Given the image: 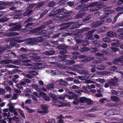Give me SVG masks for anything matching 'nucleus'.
I'll list each match as a JSON object with an SVG mask.
<instances>
[{
  "label": "nucleus",
  "mask_w": 123,
  "mask_h": 123,
  "mask_svg": "<svg viewBox=\"0 0 123 123\" xmlns=\"http://www.w3.org/2000/svg\"><path fill=\"white\" fill-rule=\"evenodd\" d=\"M107 27L106 26H102L99 29V31L101 32H103L107 30Z\"/></svg>",
  "instance_id": "f704fd0d"
},
{
  "label": "nucleus",
  "mask_w": 123,
  "mask_h": 123,
  "mask_svg": "<svg viewBox=\"0 0 123 123\" xmlns=\"http://www.w3.org/2000/svg\"><path fill=\"white\" fill-rule=\"evenodd\" d=\"M106 106L109 107H116L117 106V104L116 103H110L106 104Z\"/></svg>",
  "instance_id": "a19ab883"
},
{
  "label": "nucleus",
  "mask_w": 123,
  "mask_h": 123,
  "mask_svg": "<svg viewBox=\"0 0 123 123\" xmlns=\"http://www.w3.org/2000/svg\"><path fill=\"white\" fill-rule=\"evenodd\" d=\"M85 4H82L80 5H78L76 8L75 9L77 10H79L82 8L83 7L85 6Z\"/></svg>",
  "instance_id": "c03bdc74"
},
{
  "label": "nucleus",
  "mask_w": 123,
  "mask_h": 123,
  "mask_svg": "<svg viewBox=\"0 0 123 123\" xmlns=\"http://www.w3.org/2000/svg\"><path fill=\"white\" fill-rule=\"evenodd\" d=\"M67 56L65 55H62L60 56L61 61H63V63L65 64L72 65L75 63V61L73 60H69L66 59Z\"/></svg>",
  "instance_id": "f257e3e1"
},
{
  "label": "nucleus",
  "mask_w": 123,
  "mask_h": 123,
  "mask_svg": "<svg viewBox=\"0 0 123 123\" xmlns=\"http://www.w3.org/2000/svg\"><path fill=\"white\" fill-rule=\"evenodd\" d=\"M49 96L53 98V100H54V99H57V98L56 97V95L53 94H50Z\"/></svg>",
  "instance_id": "69168bd1"
},
{
  "label": "nucleus",
  "mask_w": 123,
  "mask_h": 123,
  "mask_svg": "<svg viewBox=\"0 0 123 123\" xmlns=\"http://www.w3.org/2000/svg\"><path fill=\"white\" fill-rule=\"evenodd\" d=\"M31 86L34 89L38 92H39L40 90V89L38 88V86L36 84H33L31 85Z\"/></svg>",
  "instance_id": "2f4dec72"
},
{
  "label": "nucleus",
  "mask_w": 123,
  "mask_h": 123,
  "mask_svg": "<svg viewBox=\"0 0 123 123\" xmlns=\"http://www.w3.org/2000/svg\"><path fill=\"white\" fill-rule=\"evenodd\" d=\"M57 118L59 119V123H63L64 122V121L62 118L64 119V117L62 115H61L60 116H58L57 117Z\"/></svg>",
  "instance_id": "72a5a7b5"
},
{
  "label": "nucleus",
  "mask_w": 123,
  "mask_h": 123,
  "mask_svg": "<svg viewBox=\"0 0 123 123\" xmlns=\"http://www.w3.org/2000/svg\"><path fill=\"white\" fill-rule=\"evenodd\" d=\"M96 73L97 74H99L100 75L106 74H109L110 73V72L109 71H104L101 72L97 71L96 72Z\"/></svg>",
  "instance_id": "7c9ffc66"
},
{
  "label": "nucleus",
  "mask_w": 123,
  "mask_h": 123,
  "mask_svg": "<svg viewBox=\"0 0 123 123\" xmlns=\"http://www.w3.org/2000/svg\"><path fill=\"white\" fill-rule=\"evenodd\" d=\"M111 21V19L110 18L104 17L101 19V21L103 22V24L106 23H110Z\"/></svg>",
  "instance_id": "dca6fc26"
},
{
  "label": "nucleus",
  "mask_w": 123,
  "mask_h": 123,
  "mask_svg": "<svg viewBox=\"0 0 123 123\" xmlns=\"http://www.w3.org/2000/svg\"><path fill=\"white\" fill-rule=\"evenodd\" d=\"M14 4L12 2H5L2 1H0V6H12ZM5 8L3 6H0V10L3 9Z\"/></svg>",
  "instance_id": "1a4fd4ad"
},
{
  "label": "nucleus",
  "mask_w": 123,
  "mask_h": 123,
  "mask_svg": "<svg viewBox=\"0 0 123 123\" xmlns=\"http://www.w3.org/2000/svg\"><path fill=\"white\" fill-rule=\"evenodd\" d=\"M105 114L107 116H112L113 115L112 110L107 111L105 112Z\"/></svg>",
  "instance_id": "ea45409f"
},
{
  "label": "nucleus",
  "mask_w": 123,
  "mask_h": 123,
  "mask_svg": "<svg viewBox=\"0 0 123 123\" xmlns=\"http://www.w3.org/2000/svg\"><path fill=\"white\" fill-rule=\"evenodd\" d=\"M9 31H8L6 32L3 33V35L4 36H10L13 35H17L18 33L16 32H10Z\"/></svg>",
  "instance_id": "f8f14e48"
},
{
  "label": "nucleus",
  "mask_w": 123,
  "mask_h": 123,
  "mask_svg": "<svg viewBox=\"0 0 123 123\" xmlns=\"http://www.w3.org/2000/svg\"><path fill=\"white\" fill-rule=\"evenodd\" d=\"M94 67H95L98 70H103L105 68V66L102 65H94L93 66Z\"/></svg>",
  "instance_id": "aec40b11"
},
{
  "label": "nucleus",
  "mask_w": 123,
  "mask_h": 123,
  "mask_svg": "<svg viewBox=\"0 0 123 123\" xmlns=\"http://www.w3.org/2000/svg\"><path fill=\"white\" fill-rule=\"evenodd\" d=\"M42 109L44 111V112L47 113L49 111L48 110V106L46 105L42 104L40 105V106Z\"/></svg>",
  "instance_id": "2eb2a0df"
},
{
  "label": "nucleus",
  "mask_w": 123,
  "mask_h": 123,
  "mask_svg": "<svg viewBox=\"0 0 123 123\" xmlns=\"http://www.w3.org/2000/svg\"><path fill=\"white\" fill-rule=\"evenodd\" d=\"M59 13L58 9H54L51 11L49 16L51 17Z\"/></svg>",
  "instance_id": "f3484780"
},
{
  "label": "nucleus",
  "mask_w": 123,
  "mask_h": 123,
  "mask_svg": "<svg viewBox=\"0 0 123 123\" xmlns=\"http://www.w3.org/2000/svg\"><path fill=\"white\" fill-rule=\"evenodd\" d=\"M59 47L60 49V52L62 54H65L66 53L68 49V47L66 45L60 46Z\"/></svg>",
  "instance_id": "6e6552de"
},
{
  "label": "nucleus",
  "mask_w": 123,
  "mask_h": 123,
  "mask_svg": "<svg viewBox=\"0 0 123 123\" xmlns=\"http://www.w3.org/2000/svg\"><path fill=\"white\" fill-rule=\"evenodd\" d=\"M103 22L100 21H97L92 23L91 25V26L92 28L96 27L103 24Z\"/></svg>",
  "instance_id": "9d476101"
},
{
  "label": "nucleus",
  "mask_w": 123,
  "mask_h": 123,
  "mask_svg": "<svg viewBox=\"0 0 123 123\" xmlns=\"http://www.w3.org/2000/svg\"><path fill=\"white\" fill-rule=\"evenodd\" d=\"M86 14V13L85 12L79 13L76 15L74 18L76 19L81 18H82L83 16L85 15Z\"/></svg>",
  "instance_id": "4468645a"
},
{
  "label": "nucleus",
  "mask_w": 123,
  "mask_h": 123,
  "mask_svg": "<svg viewBox=\"0 0 123 123\" xmlns=\"http://www.w3.org/2000/svg\"><path fill=\"white\" fill-rule=\"evenodd\" d=\"M53 105H55L58 106L59 107H61L63 105V103L61 101L58 100L57 98L56 99L53 100Z\"/></svg>",
  "instance_id": "9b49d317"
},
{
  "label": "nucleus",
  "mask_w": 123,
  "mask_h": 123,
  "mask_svg": "<svg viewBox=\"0 0 123 123\" xmlns=\"http://www.w3.org/2000/svg\"><path fill=\"white\" fill-rule=\"evenodd\" d=\"M32 25L33 23H28L26 25H25V28L24 29L27 31H29L31 29V27H30L29 26H32Z\"/></svg>",
  "instance_id": "c756f323"
},
{
  "label": "nucleus",
  "mask_w": 123,
  "mask_h": 123,
  "mask_svg": "<svg viewBox=\"0 0 123 123\" xmlns=\"http://www.w3.org/2000/svg\"><path fill=\"white\" fill-rule=\"evenodd\" d=\"M48 10H45V11L40 14V17L41 18L43 16L46 14L48 12Z\"/></svg>",
  "instance_id": "0e129e2a"
},
{
  "label": "nucleus",
  "mask_w": 123,
  "mask_h": 123,
  "mask_svg": "<svg viewBox=\"0 0 123 123\" xmlns=\"http://www.w3.org/2000/svg\"><path fill=\"white\" fill-rule=\"evenodd\" d=\"M54 88V85L53 83L49 84L47 85V88L49 90H51Z\"/></svg>",
  "instance_id": "09e8293b"
},
{
  "label": "nucleus",
  "mask_w": 123,
  "mask_h": 123,
  "mask_svg": "<svg viewBox=\"0 0 123 123\" xmlns=\"http://www.w3.org/2000/svg\"><path fill=\"white\" fill-rule=\"evenodd\" d=\"M19 58L20 60H22L24 59H26L27 58V55L25 54H23L20 55Z\"/></svg>",
  "instance_id": "49530a36"
},
{
  "label": "nucleus",
  "mask_w": 123,
  "mask_h": 123,
  "mask_svg": "<svg viewBox=\"0 0 123 123\" xmlns=\"http://www.w3.org/2000/svg\"><path fill=\"white\" fill-rule=\"evenodd\" d=\"M75 92L78 95H80L81 94V92H83V91L81 90H78L76 89L75 90Z\"/></svg>",
  "instance_id": "680f3d73"
},
{
  "label": "nucleus",
  "mask_w": 123,
  "mask_h": 123,
  "mask_svg": "<svg viewBox=\"0 0 123 123\" xmlns=\"http://www.w3.org/2000/svg\"><path fill=\"white\" fill-rule=\"evenodd\" d=\"M56 4V3L54 1L49 2L48 4V6L50 7H53Z\"/></svg>",
  "instance_id": "58836bf2"
},
{
  "label": "nucleus",
  "mask_w": 123,
  "mask_h": 123,
  "mask_svg": "<svg viewBox=\"0 0 123 123\" xmlns=\"http://www.w3.org/2000/svg\"><path fill=\"white\" fill-rule=\"evenodd\" d=\"M34 19L30 17L27 19L24 22V24L25 23H27L30 22H32L34 21Z\"/></svg>",
  "instance_id": "37998d69"
},
{
  "label": "nucleus",
  "mask_w": 123,
  "mask_h": 123,
  "mask_svg": "<svg viewBox=\"0 0 123 123\" xmlns=\"http://www.w3.org/2000/svg\"><path fill=\"white\" fill-rule=\"evenodd\" d=\"M52 23V21L51 20H49L45 22L44 23V24L45 25H47Z\"/></svg>",
  "instance_id": "338daca9"
},
{
  "label": "nucleus",
  "mask_w": 123,
  "mask_h": 123,
  "mask_svg": "<svg viewBox=\"0 0 123 123\" xmlns=\"http://www.w3.org/2000/svg\"><path fill=\"white\" fill-rule=\"evenodd\" d=\"M61 81L60 82L59 84L62 85L63 86H66L67 85V83L65 81L61 80Z\"/></svg>",
  "instance_id": "6e6d98bb"
},
{
  "label": "nucleus",
  "mask_w": 123,
  "mask_h": 123,
  "mask_svg": "<svg viewBox=\"0 0 123 123\" xmlns=\"http://www.w3.org/2000/svg\"><path fill=\"white\" fill-rule=\"evenodd\" d=\"M71 49L75 50H77L79 49V46L76 45H75L74 46L71 47Z\"/></svg>",
  "instance_id": "052dcab7"
},
{
  "label": "nucleus",
  "mask_w": 123,
  "mask_h": 123,
  "mask_svg": "<svg viewBox=\"0 0 123 123\" xmlns=\"http://www.w3.org/2000/svg\"><path fill=\"white\" fill-rule=\"evenodd\" d=\"M112 41H115L116 42L113 43H111V45L113 46H116L119 42L117 40L113 39Z\"/></svg>",
  "instance_id": "8fccbe9b"
},
{
  "label": "nucleus",
  "mask_w": 123,
  "mask_h": 123,
  "mask_svg": "<svg viewBox=\"0 0 123 123\" xmlns=\"http://www.w3.org/2000/svg\"><path fill=\"white\" fill-rule=\"evenodd\" d=\"M89 49L87 47H83L80 49V51L84 52L89 51Z\"/></svg>",
  "instance_id": "5fc2aeb1"
},
{
  "label": "nucleus",
  "mask_w": 123,
  "mask_h": 123,
  "mask_svg": "<svg viewBox=\"0 0 123 123\" xmlns=\"http://www.w3.org/2000/svg\"><path fill=\"white\" fill-rule=\"evenodd\" d=\"M15 26L14 27H12L10 28L9 30L11 31H15L19 30L21 28V26L20 24H18L17 23H12L9 24L10 26Z\"/></svg>",
  "instance_id": "7ed1b4c3"
},
{
  "label": "nucleus",
  "mask_w": 123,
  "mask_h": 123,
  "mask_svg": "<svg viewBox=\"0 0 123 123\" xmlns=\"http://www.w3.org/2000/svg\"><path fill=\"white\" fill-rule=\"evenodd\" d=\"M67 92L68 94L71 95H70L68 94L66 95V97L70 99L73 98L75 100L77 99V96L76 94L70 91H68Z\"/></svg>",
  "instance_id": "423d86ee"
},
{
  "label": "nucleus",
  "mask_w": 123,
  "mask_h": 123,
  "mask_svg": "<svg viewBox=\"0 0 123 123\" xmlns=\"http://www.w3.org/2000/svg\"><path fill=\"white\" fill-rule=\"evenodd\" d=\"M95 80L97 82H99L102 84H103L105 82L104 79L101 78H98V79H95Z\"/></svg>",
  "instance_id": "473e14b6"
},
{
  "label": "nucleus",
  "mask_w": 123,
  "mask_h": 123,
  "mask_svg": "<svg viewBox=\"0 0 123 123\" xmlns=\"http://www.w3.org/2000/svg\"><path fill=\"white\" fill-rule=\"evenodd\" d=\"M27 42L31 44H34L37 43L36 38H30Z\"/></svg>",
  "instance_id": "5701e85b"
},
{
  "label": "nucleus",
  "mask_w": 123,
  "mask_h": 123,
  "mask_svg": "<svg viewBox=\"0 0 123 123\" xmlns=\"http://www.w3.org/2000/svg\"><path fill=\"white\" fill-rule=\"evenodd\" d=\"M8 20V18L5 17H4L3 18H0V22H4L7 21Z\"/></svg>",
  "instance_id": "603ef678"
},
{
  "label": "nucleus",
  "mask_w": 123,
  "mask_h": 123,
  "mask_svg": "<svg viewBox=\"0 0 123 123\" xmlns=\"http://www.w3.org/2000/svg\"><path fill=\"white\" fill-rule=\"evenodd\" d=\"M7 106L9 107V110L10 112H13L15 115H18L16 111V109L14 108L13 104L12 103H9L7 104Z\"/></svg>",
  "instance_id": "39448f33"
},
{
  "label": "nucleus",
  "mask_w": 123,
  "mask_h": 123,
  "mask_svg": "<svg viewBox=\"0 0 123 123\" xmlns=\"http://www.w3.org/2000/svg\"><path fill=\"white\" fill-rule=\"evenodd\" d=\"M43 54L46 55H53L55 53V51L52 49L49 50L47 51L43 52Z\"/></svg>",
  "instance_id": "a211bd4d"
},
{
  "label": "nucleus",
  "mask_w": 123,
  "mask_h": 123,
  "mask_svg": "<svg viewBox=\"0 0 123 123\" xmlns=\"http://www.w3.org/2000/svg\"><path fill=\"white\" fill-rule=\"evenodd\" d=\"M47 32L46 30H43L41 31L36 33V35H43L46 34Z\"/></svg>",
  "instance_id": "c9c22d12"
},
{
  "label": "nucleus",
  "mask_w": 123,
  "mask_h": 123,
  "mask_svg": "<svg viewBox=\"0 0 123 123\" xmlns=\"http://www.w3.org/2000/svg\"><path fill=\"white\" fill-rule=\"evenodd\" d=\"M36 40L37 43H40L42 41L43 39L41 37H38L37 38H36Z\"/></svg>",
  "instance_id": "bf43d9fd"
},
{
  "label": "nucleus",
  "mask_w": 123,
  "mask_h": 123,
  "mask_svg": "<svg viewBox=\"0 0 123 123\" xmlns=\"http://www.w3.org/2000/svg\"><path fill=\"white\" fill-rule=\"evenodd\" d=\"M95 59L94 57H87L86 58H85L84 59H83L81 60L82 62H88L90 61V60H92L93 59Z\"/></svg>",
  "instance_id": "a878e982"
},
{
  "label": "nucleus",
  "mask_w": 123,
  "mask_h": 123,
  "mask_svg": "<svg viewBox=\"0 0 123 123\" xmlns=\"http://www.w3.org/2000/svg\"><path fill=\"white\" fill-rule=\"evenodd\" d=\"M73 66L74 67L77 68H83L81 64H74L73 65Z\"/></svg>",
  "instance_id": "13d9d810"
},
{
  "label": "nucleus",
  "mask_w": 123,
  "mask_h": 123,
  "mask_svg": "<svg viewBox=\"0 0 123 123\" xmlns=\"http://www.w3.org/2000/svg\"><path fill=\"white\" fill-rule=\"evenodd\" d=\"M95 31V30H93L85 33V34L86 35V39H93V37L92 34Z\"/></svg>",
  "instance_id": "0eeeda50"
},
{
  "label": "nucleus",
  "mask_w": 123,
  "mask_h": 123,
  "mask_svg": "<svg viewBox=\"0 0 123 123\" xmlns=\"http://www.w3.org/2000/svg\"><path fill=\"white\" fill-rule=\"evenodd\" d=\"M103 40L104 42H109L111 41H111L109 38L107 37L103 38Z\"/></svg>",
  "instance_id": "79ce46f5"
},
{
  "label": "nucleus",
  "mask_w": 123,
  "mask_h": 123,
  "mask_svg": "<svg viewBox=\"0 0 123 123\" xmlns=\"http://www.w3.org/2000/svg\"><path fill=\"white\" fill-rule=\"evenodd\" d=\"M45 25H43L41 26L35 28L33 29V31L35 33H37L41 31L42 29L44 28L45 27Z\"/></svg>",
  "instance_id": "412c9836"
},
{
  "label": "nucleus",
  "mask_w": 123,
  "mask_h": 123,
  "mask_svg": "<svg viewBox=\"0 0 123 123\" xmlns=\"http://www.w3.org/2000/svg\"><path fill=\"white\" fill-rule=\"evenodd\" d=\"M28 73L32 76H34L37 75V72L35 71H28Z\"/></svg>",
  "instance_id": "4c0bfd02"
},
{
  "label": "nucleus",
  "mask_w": 123,
  "mask_h": 123,
  "mask_svg": "<svg viewBox=\"0 0 123 123\" xmlns=\"http://www.w3.org/2000/svg\"><path fill=\"white\" fill-rule=\"evenodd\" d=\"M111 92L112 94L116 95L118 96H119L122 94V93L119 91H116L114 90H112Z\"/></svg>",
  "instance_id": "c85d7f7f"
},
{
  "label": "nucleus",
  "mask_w": 123,
  "mask_h": 123,
  "mask_svg": "<svg viewBox=\"0 0 123 123\" xmlns=\"http://www.w3.org/2000/svg\"><path fill=\"white\" fill-rule=\"evenodd\" d=\"M82 45L83 46H86L87 45L89 44V42L87 41L83 40L82 42Z\"/></svg>",
  "instance_id": "a18cd8bd"
},
{
  "label": "nucleus",
  "mask_w": 123,
  "mask_h": 123,
  "mask_svg": "<svg viewBox=\"0 0 123 123\" xmlns=\"http://www.w3.org/2000/svg\"><path fill=\"white\" fill-rule=\"evenodd\" d=\"M86 98L84 97H81L79 99V102L83 103L86 101Z\"/></svg>",
  "instance_id": "e433bc0d"
},
{
  "label": "nucleus",
  "mask_w": 123,
  "mask_h": 123,
  "mask_svg": "<svg viewBox=\"0 0 123 123\" xmlns=\"http://www.w3.org/2000/svg\"><path fill=\"white\" fill-rule=\"evenodd\" d=\"M11 63L17 65L20 64V62L18 60L13 61V60H4L0 61V63L3 64Z\"/></svg>",
  "instance_id": "f03ea898"
},
{
  "label": "nucleus",
  "mask_w": 123,
  "mask_h": 123,
  "mask_svg": "<svg viewBox=\"0 0 123 123\" xmlns=\"http://www.w3.org/2000/svg\"><path fill=\"white\" fill-rule=\"evenodd\" d=\"M111 99L115 102H118L119 101V99L117 97L113 95L111 96Z\"/></svg>",
  "instance_id": "bb28decb"
},
{
  "label": "nucleus",
  "mask_w": 123,
  "mask_h": 123,
  "mask_svg": "<svg viewBox=\"0 0 123 123\" xmlns=\"http://www.w3.org/2000/svg\"><path fill=\"white\" fill-rule=\"evenodd\" d=\"M118 38L121 39H123V33L121 32L119 33L118 35Z\"/></svg>",
  "instance_id": "774afa93"
},
{
  "label": "nucleus",
  "mask_w": 123,
  "mask_h": 123,
  "mask_svg": "<svg viewBox=\"0 0 123 123\" xmlns=\"http://www.w3.org/2000/svg\"><path fill=\"white\" fill-rule=\"evenodd\" d=\"M86 103L88 105H91L93 103L92 101L90 99H86Z\"/></svg>",
  "instance_id": "4d7b16f0"
},
{
  "label": "nucleus",
  "mask_w": 123,
  "mask_h": 123,
  "mask_svg": "<svg viewBox=\"0 0 123 123\" xmlns=\"http://www.w3.org/2000/svg\"><path fill=\"white\" fill-rule=\"evenodd\" d=\"M56 65L59 68H62L63 69H65L66 68V67L65 66L57 63H56Z\"/></svg>",
  "instance_id": "864d4df0"
},
{
  "label": "nucleus",
  "mask_w": 123,
  "mask_h": 123,
  "mask_svg": "<svg viewBox=\"0 0 123 123\" xmlns=\"http://www.w3.org/2000/svg\"><path fill=\"white\" fill-rule=\"evenodd\" d=\"M100 8V7H93L90 9V11L91 12H94L99 10Z\"/></svg>",
  "instance_id": "cd10ccee"
},
{
  "label": "nucleus",
  "mask_w": 123,
  "mask_h": 123,
  "mask_svg": "<svg viewBox=\"0 0 123 123\" xmlns=\"http://www.w3.org/2000/svg\"><path fill=\"white\" fill-rule=\"evenodd\" d=\"M119 79L114 77V79H111L108 80V82L110 84V86H116L118 85V81Z\"/></svg>",
  "instance_id": "20e7f679"
},
{
  "label": "nucleus",
  "mask_w": 123,
  "mask_h": 123,
  "mask_svg": "<svg viewBox=\"0 0 123 123\" xmlns=\"http://www.w3.org/2000/svg\"><path fill=\"white\" fill-rule=\"evenodd\" d=\"M75 23L74 22H71V23H70V24H74ZM70 24V23L69 22H67L66 23H63L61 25H60V26L61 27H61V28L59 30H64V29H66L67 28H68V26H64V25H67L68 24Z\"/></svg>",
  "instance_id": "ddd939ff"
},
{
  "label": "nucleus",
  "mask_w": 123,
  "mask_h": 123,
  "mask_svg": "<svg viewBox=\"0 0 123 123\" xmlns=\"http://www.w3.org/2000/svg\"><path fill=\"white\" fill-rule=\"evenodd\" d=\"M80 25L79 24H76L71 27V29H74L76 28H79L80 26Z\"/></svg>",
  "instance_id": "3c124183"
},
{
  "label": "nucleus",
  "mask_w": 123,
  "mask_h": 123,
  "mask_svg": "<svg viewBox=\"0 0 123 123\" xmlns=\"http://www.w3.org/2000/svg\"><path fill=\"white\" fill-rule=\"evenodd\" d=\"M90 4L91 7H92L96 6V7H100L101 6L102 4L100 2H92Z\"/></svg>",
  "instance_id": "6ab92c4d"
},
{
  "label": "nucleus",
  "mask_w": 123,
  "mask_h": 123,
  "mask_svg": "<svg viewBox=\"0 0 123 123\" xmlns=\"http://www.w3.org/2000/svg\"><path fill=\"white\" fill-rule=\"evenodd\" d=\"M33 12V10L31 9H29L28 8L26 9L25 11L23 14V15L25 16H26L30 14L32 12Z\"/></svg>",
  "instance_id": "b1692460"
},
{
  "label": "nucleus",
  "mask_w": 123,
  "mask_h": 123,
  "mask_svg": "<svg viewBox=\"0 0 123 123\" xmlns=\"http://www.w3.org/2000/svg\"><path fill=\"white\" fill-rule=\"evenodd\" d=\"M44 3V1H42L40 2L38 4V5L35 8H38L41 6H42L43 5Z\"/></svg>",
  "instance_id": "de8ad7c7"
},
{
  "label": "nucleus",
  "mask_w": 123,
  "mask_h": 123,
  "mask_svg": "<svg viewBox=\"0 0 123 123\" xmlns=\"http://www.w3.org/2000/svg\"><path fill=\"white\" fill-rule=\"evenodd\" d=\"M80 53L77 52H75L72 53L73 56L72 57H71V59H76L78 58V56L77 55H79Z\"/></svg>",
  "instance_id": "4be33fe9"
},
{
  "label": "nucleus",
  "mask_w": 123,
  "mask_h": 123,
  "mask_svg": "<svg viewBox=\"0 0 123 123\" xmlns=\"http://www.w3.org/2000/svg\"><path fill=\"white\" fill-rule=\"evenodd\" d=\"M90 29V28L88 27H85L81 29V31L82 32L87 31Z\"/></svg>",
  "instance_id": "e2e57ef3"
},
{
  "label": "nucleus",
  "mask_w": 123,
  "mask_h": 123,
  "mask_svg": "<svg viewBox=\"0 0 123 123\" xmlns=\"http://www.w3.org/2000/svg\"><path fill=\"white\" fill-rule=\"evenodd\" d=\"M107 35L109 37H112L116 36V33L114 32L110 31L107 33Z\"/></svg>",
  "instance_id": "393cba45"
}]
</instances>
